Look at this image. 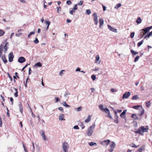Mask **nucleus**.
I'll return each instance as SVG.
<instances>
[{"label":"nucleus","instance_id":"f257e3e1","mask_svg":"<svg viewBox=\"0 0 152 152\" xmlns=\"http://www.w3.org/2000/svg\"><path fill=\"white\" fill-rule=\"evenodd\" d=\"M148 129V126H147L145 128L143 126L140 127L137 131H134L135 134H138L140 135H142L143 133L145 132H147Z\"/></svg>","mask_w":152,"mask_h":152},{"label":"nucleus","instance_id":"f03ea898","mask_svg":"<svg viewBox=\"0 0 152 152\" xmlns=\"http://www.w3.org/2000/svg\"><path fill=\"white\" fill-rule=\"evenodd\" d=\"M3 49V45L1 44L0 46V57L1 58L4 63L6 64L7 62V60L6 59L5 54H4L3 56H2Z\"/></svg>","mask_w":152,"mask_h":152},{"label":"nucleus","instance_id":"7ed1b4c3","mask_svg":"<svg viewBox=\"0 0 152 152\" xmlns=\"http://www.w3.org/2000/svg\"><path fill=\"white\" fill-rule=\"evenodd\" d=\"M69 148L68 143L66 142H65L62 144V148L64 152H68Z\"/></svg>","mask_w":152,"mask_h":152},{"label":"nucleus","instance_id":"20e7f679","mask_svg":"<svg viewBox=\"0 0 152 152\" xmlns=\"http://www.w3.org/2000/svg\"><path fill=\"white\" fill-rule=\"evenodd\" d=\"M140 33L142 34L144 36L146 35L149 32V31L147 30L146 28H142L139 31Z\"/></svg>","mask_w":152,"mask_h":152},{"label":"nucleus","instance_id":"39448f33","mask_svg":"<svg viewBox=\"0 0 152 152\" xmlns=\"http://www.w3.org/2000/svg\"><path fill=\"white\" fill-rule=\"evenodd\" d=\"M14 57L12 52H11L9 53L8 55V61L9 62H11L13 61Z\"/></svg>","mask_w":152,"mask_h":152},{"label":"nucleus","instance_id":"423d86ee","mask_svg":"<svg viewBox=\"0 0 152 152\" xmlns=\"http://www.w3.org/2000/svg\"><path fill=\"white\" fill-rule=\"evenodd\" d=\"M93 16L94 19V24L96 25L98 23V16L96 13L95 12L93 14Z\"/></svg>","mask_w":152,"mask_h":152},{"label":"nucleus","instance_id":"0eeeda50","mask_svg":"<svg viewBox=\"0 0 152 152\" xmlns=\"http://www.w3.org/2000/svg\"><path fill=\"white\" fill-rule=\"evenodd\" d=\"M131 95V93L130 92H126L123 95L122 99H125L128 98Z\"/></svg>","mask_w":152,"mask_h":152},{"label":"nucleus","instance_id":"6e6552de","mask_svg":"<svg viewBox=\"0 0 152 152\" xmlns=\"http://www.w3.org/2000/svg\"><path fill=\"white\" fill-rule=\"evenodd\" d=\"M114 113L115 114L114 118H115V119L114 120V122L115 123L118 124V116L116 111H114Z\"/></svg>","mask_w":152,"mask_h":152},{"label":"nucleus","instance_id":"1a4fd4ad","mask_svg":"<svg viewBox=\"0 0 152 152\" xmlns=\"http://www.w3.org/2000/svg\"><path fill=\"white\" fill-rule=\"evenodd\" d=\"M26 59L23 56L19 57L18 59V61L20 63H23L25 62Z\"/></svg>","mask_w":152,"mask_h":152},{"label":"nucleus","instance_id":"9d476101","mask_svg":"<svg viewBox=\"0 0 152 152\" xmlns=\"http://www.w3.org/2000/svg\"><path fill=\"white\" fill-rule=\"evenodd\" d=\"M127 111V110H124L122 112L120 115V116L122 118L125 119V120H126V116L125 115H126V113Z\"/></svg>","mask_w":152,"mask_h":152},{"label":"nucleus","instance_id":"9b49d317","mask_svg":"<svg viewBox=\"0 0 152 152\" xmlns=\"http://www.w3.org/2000/svg\"><path fill=\"white\" fill-rule=\"evenodd\" d=\"M107 27L111 31H112L113 32L117 33V29L115 28H113L111 26L109 25H107Z\"/></svg>","mask_w":152,"mask_h":152},{"label":"nucleus","instance_id":"f8f14e48","mask_svg":"<svg viewBox=\"0 0 152 152\" xmlns=\"http://www.w3.org/2000/svg\"><path fill=\"white\" fill-rule=\"evenodd\" d=\"M110 142V140H104L102 141L101 142V144L103 145H108Z\"/></svg>","mask_w":152,"mask_h":152},{"label":"nucleus","instance_id":"ddd939ff","mask_svg":"<svg viewBox=\"0 0 152 152\" xmlns=\"http://www.w3.org/2000/svg\"><path fill=\"white\" fill-rule=\"evenodd\" d=\"M104 20L102 18H100L99 19V27L101 28L103 25L104 24Z\"/></svg>","mask_w":152,"mask_h":152},{"label":"nucleus","instance_id":"4468645a","mask_svg":"<svg viewBox=\"0 0 152 152\" xmlns=\"http://www.w3.org/2000/svg\"><path fill=\"white\" fill-rule=\"evenodd\" d=\"M131 118H133L134 120H138L139 119V118L137 116V115L135 114H132L131 116Z\"/></svg>","mask_w":152,"mask_h":152},{"label":"nucleus","instance_id":"2eb2a0df","mask_svg":"<svg viewBox=\"0 0 152 152\" xmlns=\"http://www.w3.org/2000/svg\"><path fill=\"white\" fill-rule=\"evenodd\" d=\"M19 110L20 113L22 114H23V106L22 105L21 103V102H19Z\"/></svg>","mask_w":152,"mask_h":152},{"label":"nucleus","instance_id":"dca6fc26","mask_svg":"<svg viewBox=\"0 0 152 152\" xmlns=\"http://www.w3.org/2000/svg\"><path fill=\"white\" fill-rule=\"evenodd\" d=\"M93 132V131L92 130L88 129L87 134L88 136H90L92 135Z\"/></svg>","mask_w":152,"mask_h":152},{"label":"nucleus","instance_id":"f3484780","mask_svg":"<svg viewBox=\"0 0 152 152\" xmlns=\"http://www.w3.org/2000/svg\"><path fill=\"white\" fill-rule=\"evenodd\" d=\"M64 115L63 114H61L59 117V119L61 121H63L64 120H65L64 119Z\"/></svg>","mask_w":152,"mask_h":152},{"label":"nucleus","instance_id":"a211bd4d","mask_svg":"<svg viewBox=\"0 0 152 152\" xmlns=\"http://www.w3.org/2000/svg\"><path fill=\"white\" fill-rule=\"evenodd\" d=\"M78 125L81 127L82 129H84L85 127V126L84 125L83 122L80 121V120H79V121H78Z\"/></svg>","mask_w":152,"mask_h":152},{"label":"nucleus","instance_id":"6ab92c4d","mask_svg":"<svg viewBox=\"0 0 152 152\" xmlns=\"http://www.w3.org/2000/svg\"><path fill=\"white\" fill-rule=\"evenodd\" d=\"M35 67H41L42 66V64L40 62H38L36 63L34 66Z\"/></svg>","mask_w":152,"mask_h":152},{"label":"nucleus","instance_id":"aec40b11","mask_svg":"<svg viewBox=\"0 0 152 152\" xmlns=\"http://www.w3.org/2000/svg\"><path fill=\"white\" fill-rule=\"evenodd\" d=\"M140 107H141V108H143L142 105H139L133 106H132V108L134 109L138 110L139 108Z\"/></svg>","mask_w":152,"mask_h":152},{"label":"nucleus","instance_id":"412c9836","mask_svg":"<svg viewBox=\"0 0 152 152\" xmlns=\"http://www.w3.org/2000/svg\"><path fill=\"white\" fill-rule=\"evenodd\" d=\"M145 146L144 145L142 146L140 148H139L137 151V152H142V150L145 148Z\"/></svg>","mask_w":152,"mask_h":152},{"label":"nucleus","instance_id":"4be33fe9","mask_svg":"<svg viewBox=\"0 0 152 152\" xmlns=\"http://www.w3.org/2000/svg\"><path fill=\"white\" fill-rule=\"evenodd\" d=\"M91 116L89 115L88 116L87 118L85 120V122L86 123L89 122L91 120Z\"/></svg>","mask_w":152,"mask_h":152},{"label":"nucleus","instance_id":"5701e85b","mask_svg":"<svg viewBox=\"0 0 152 152\" xmlns=\"http://www.w3.org/2000/svg\"><path fill=\"white\" fill-rule=\"evenodd\" d=\"M130 52L133 56L136 55L138 54V52H136L132 49L131 50Z\"/></svg>","mask_w":152,"mask_h":152},{"label":"nucleus","instance_id":"b1692460","mask_svg":"<svg viewBox=\"0 0 152 152\" xmlns=\"http://www.w3.org/2000/svg\"><path fill=\"white\" fill-rule=\"evenodd\" d=\"M142 22V20L140 17H138L137 20H136V23L138 24H140Z\"/></svg>","mask_w":152,"mask_h":152},{"label":"nucleus","instance_id":"393cba45","mask_svg":"<svg viewBox=\"0 0 152 152\" xmlns=\"http://www.w3.org/2000/svg\"><path fill=\"white\" fill-rule=\"evenodd\" d=\"M144 111L145 110L143 108H142L141 109V113H140L138 114V115L140 116H141L144 113Z\"/></svg>","mask_w":152,"mask_h":152},{"label":"nucleus","instance_id":"a878e982","mask_svg":"<svg viewBox=\"0 0 152 152\" xmlns=\"http://www.w3.org/2000/svg\"><path fill=\"white\" fill-rule=\"evenodd\" d=\"M145 104H146V106L148 108L151 105V103L150 101H149L147 102H145Z\"/></svg>","mask_w":152,"mask_h":152},{"label":"nucleus","instance_id":"bb28decb","mask_svg":"<svg viewBox=\"0 0 152 152\" xmlns=\"http://www.w3.org/2000/svg\"><path fill=\"white\" fill-rule=\"evenodd\" d=\"M63 105L64 106L66 107H70V106L65 101H63Z\"/></svg>","mask_w":152,"mask_h":152},{"label":"nucleus","instance_id":"cd10ccee","mask_svg":"<svg viewBox=\"0 0 152 152\" xmlns=\"http://www.w3.org/2000/svg\"><path fill=\"white\" fill-rule=\"evenodd\" d=\"M138 99H139L138 95H137L133 96L132 98V99L133 100H137Z\"/></svg>","mask_w":152,"mask_h":152},{"label":"nucleus","instance_id":"c85d7f7f","mask_svg":"<svg viewBox=\"0 0 152 152\" xmlns=\"http://www.w3.org/2000/svg\"><path fill=\"white\" fill-rule=\"evenodd\" d=\"M115 144L114 142H112L111 143L110 145V146L111 148H114L115 146Z\"/></svg>","mask_w":152,"mask_h":152},{"label":"nucleus","instance_id":"c756f323","mask_svg":"<svg viewBox=\"0 0 152 152\" xmlns=\"http://www.w3.org/2000/svg\"><path fill=\"white\" fill-rule=\"evenodd\" d=\"M144 42L143 39L141 41L138 43L137 46L138 47H140L143 43Z\"/></svg>","mask_w":152,"mask_h":152},{"label":"nucleus","instance_id":"7c9ffc66","mask_svg":"<svg viewBox=\"0 0 152 152\" xmlns=\"http://www.w3.org/2000/svg\"><path fill=\"white\" fill-rule=\"evenodd\" d=\"M95 58L96 59L95 63H97L99 60V55H97L96 56Z\"/></svg>","mask_w":152,"mask_h":152},{"label":"nucleus","instance_id":"2f4dec72","mask_svg":"<svg viewBox=\"0 0 152 152\" xmlns=\"http://www.w3.org/2000/svg\"><path fill=\"white\" fill-rule=\"evenodd\" d=\"M82 109V107L81 106H80L79 107L76 108L75 109V110L77 112L81 111Z\"/></svg>","mask_w":152,"mask_h":152},{"label":"nucleus","instance_id":"473e14b6","mask_svg":"<svg viewBox=\"0 0 152 152\" xmlns=\"http://www.w3.org/2000/svg\"><path fill=\"white\" fill-rule=\"evenodd\" d=\"M89 144L90 146H92L93 145L97 146V143L95 142H91L89 143Z\"/></svg>","mask_w":152,"mask_h":152},{"label":"nucleus","instance_id":"72a5a7b5","mask_svg":"<svg viewBox=\"0 0 152 152\" xmlns=\"http://www.w3.org/2000/svg\"><path fill=\"white\" fill-rule=\"evenodd\" d=\"M107 114L106 116L107 117L109 118H110L111 119H113V117L111 116V115L110 114V111H109Z\"/></svg>","mask_w":152,"mask_h":152},{"label":"nucleus","instance_id":"f704fd0d","mask_svg":"<svg viewBox=\"0 0 152 152\" xmlns=\"http://www.w3.org/2000/svg\"><path fill=\"white\" fill-rule=\"evenodd\" d=\"M129 146L133 148H137L138 146H136L135 144L133 143H132L129 145Z\"/></svg>","mask_w":152,"mask_h":152},{"label":"nucleus","instance_id":"c9c22d12","mask_svg":"<svg viewBox=\"0 0 152 152\" xmlns=\"http://www.w3.org/2000/svg\"><path fill=\"white\" fill-rule=\"evenodd\" d=\"M121 5V4L120 3H118L116 5V6L114 7V8L115 9H118L120 7Z\"/></svg>","mask_w":152,"mask_h":152},{"label":"nucleus","instance_id":"e433bc0d","mask_svg":"<svg viewBox=\"0 0 152 152\" xmlns=\"http://www.w3.org/2000/svg\"><path fill=\"white\" fill-rule=\"evenodd\" d=\"M5 33V32L3 30L0 29V37L3 36Z\"/></svg>","mask_w":152,"mask_h":152},{"label":"nucleus","instance_id":"4c0bfd02","mask_svg":"<svg viewBox=\"0 0 152 152\" xmlns=\"http://www.w3.org/2000/svg\"><path fill=\"white\" fill-rule=\"evenodd\" d=\"M103 105L102 104H100L99 106V109L102 111H103L104 110V108L103 107Z\"/></svg>","mask_w":152,"mask_h":152},{"label":"nucleus","instance_id":"58836bf2","mask_svg":"<svg viewBox=\"0 0 152 152\" xmlns=\"http://www.w3.org/2000/svg\"><path fill=\"white\" fill-rule=\"evenodd\" d=\"M35 33V31L34 30L33 31L30 32L28 36V37H30V36L32 34H34Z\"/></svg>","mask_w":152,"mask_h":152},{"label":"nucleus","instance_id":"ea45409f","mask_svg":"<svg viewBox=\"0 0 152 152\" xmlns=\"http://www.w3.org/2000/svg\"><path fill=\"white\" fill-rule=\"evenodd\" d=\"M76 10L74 8H72V10L69 11V13L71 15H73V13L75 12Z\"/></svg>","mask_w":152,"mask_h":152},{"label":"nucleus","instance_id":"a19ab883","mask_svg":"<svg viewBox=\"0 0 152 152\" xmlns=\"http://www.w3.org/2000/svg\"><path fill=\"white\" fill-rule=\"evenodd\" d=\"M95 124L94 123V124H93L92 126H90L88 129L92 130L93 129H94L95 127Z\"/></svg>","mask_w":152,"mask_h":152},{"label":"nucleus","instance_id":"79ce46f5","mask_svg":"<svg viewBox=\"0 0 152 152\" xmlns=\"http://www.w3.org/2000/svg\"><path fill=\"white\" fill-rule=\"evenodd\" d=\"M45 23L47 25V26H49L50 24V22L48 20H46L45 21Z\"/></svg>","mask_w":152,"mask_h":152},{"label":"nucleus","instance_id":"37998d69","mask_svg":"<svg viewBox=\"0 0 152 152\" xmlns=\"http://www.w3.org/2000/svg\"><path fill=\"white\" fill-rule=\"evenodd\" d=\"M139 58H140V56H139L137 55V56H136V57L135 58V59L134 60V62H136L137 61H138V60H139Z\"/></svg>","mask_w":152,"mask_h":152},{"label":"nucleus","instance_id":"c03bdc74","mask_svg":"<svg viewBox=\"0 0 152 152\" xmlns=\"http://www.w3.org/2000/svg\"><path fill=\"white\" fill-rule=\"evenodd\" d=\"M133 123L134 124L133 126L134 127H137V123L136 121H134L133 122Z\"/></svg>","mask_w":152,"mask_h":152},{"label":"nucleus","instance_id":"a18cd8bd","mask_svg":"<svg viewBox=\"0 0 152 152\" xmlns=\"http://www.w3.org/2000/svg\"><path fill=\"white\" fill-rule=\"evenodd\" d=\"M103 111L105 112L106 113H107L110 111V110L108 108L106 107L104 108V110Z\"/></svg>","mask_w":152,"mask_h":152},{"label":"nucleus","instance_id":"49530a36","mask_svg":"<svg viewBox=\"0 0 152 152\" xmlns=\"http://www.w3.org/2000/svg\"><path fill=\"white\" fill-rule=\"evenodd\" d=\"M91 77L93 81L95 80L96 78V75H93L91 76Z\"/></svg>","mask_w":152,"mask_h":152},{"label":"nucleus","instance_id":"de8ad7c7","mask_svg":"<svg viewBox=\"0 0 152 152\" xmlns=\"http://www.w3.org/2000/svg\"><path fill=\"white\" fill-rule=\"evenodd\" d=\"M23 147L24 149V151L25 152H28V150L27 149L26 146L24 144L23 142Z\"/></svg>","mask_w":152,"mask_h":152},{"label":"nucleus","instance_id":"09e8293b","mask_svg":"<svg viewBox=\"0 0 152 152\" xmlns=\"http://www.w3.org/2000/svg\"><path fill=\"white\" fill-rule=\"evenodd\" d=\"M35 149L34 145L33 142H32V146L31 148V150L33 152L34 151Z\"/></svg>","mask_w":152,"mask_h":152},{"label":"nucleus","instance_id":"8fccbe9b","mask_svg":"<svg viewBox=\"0 0 152 152\" xmlns=\"http://www.w3.org/2000/svg\"><path fill=\"white\" fill-rule=\"evenodd\" d=\"M91 11L89 9L87 10H86V13L88 15H89L91 14Z\"/></svg>","mask_w":152,"mask_h":152},{"label":"nucleus","instance_id":"3c124183","mask_svg":"<svg viewBox=\"0 0 152 152\" xmlns=\"http://www.w3.org/2000/svg\"><path fill=\"white\" fill-rule=\"evenodd\" d=\"M3 48L4 49V53H6V51H7L9 48L7 47H6V46H3Z\"/></svg>","mask_w":152,"mask_h":152},{"label":"nucleus","instance_id":"603ef678","mask_svg":"<svg viewBox=\"0 0 152 152\" xmlns=\"http://www.w3.org/2000/svg\"><path fill=\"white\" fill-rule=\"evenodd\" d=\"M34 43L35 44H37L39 42V41L37 37H36L35 40L34 41Z\"/></svg>","mask_w":152,"mask_h":152},{"label":"nucleus","instance_id":"864d4df0","mask_svg":"<svg viewBox=\"0 0 152 152\" xmlns=\"http://www.w3.org/2000/svg\"><path fill=\"white\" fill-rule=\"evenodd\" d=\"M135 33L134 32H132L130 34V37L131 38H133L134 36Z\"/></svg>","mask_w":152,"mask_h":152},{"label":"nucleus","instance_id":"5fc2aeb1","mask_svg":"<svg viewBox=\"0 0 152 152\" xmlns=\"http://www.w3.org/2000/svg\"><path fill=\"white\" fill-rule=\"evenodd\" d=\"M7 74L8 75V77L10 78L11 81L12 82L13 81V79L11 76L9 72H7Z\"/></svg>","mask_w":152,"mask_h":152},{"label":"nucleus","instance_id":"6e6d98bb","mask_svg":"<svg viewBox=\"0 0 152 152\" xmlns=\"http://www.w3.org/2000/svg\"><path fill=\"white\" fill-rule=\"evenodd\" d=\"M70 94L69 93V92L67 91H66L65 92V94H64V96L65 97H67V95H70Z\"/></svg>","mask_w":152,"mask_h":152},{"label":"nucleus","instance_id":"4d7b16f0","mask_svg":"<svg viewBox=\"0 0 152 152\" xmlns=\"http://www.w3.org/2000/svg\"><path fill=\"white\" fill-rule=\"evenodd\" d=\"M42 137L43 139L45 141H46V140H47V137L45 135V134L43 135H42Z\"/></svg>","mask_w":152,"mask_h":152},{"label":"nucleus","instance_id":"13d9d810","mask_svg":"<svg viewBox=\"0 0 152 152\" xmlns=\"http://www.w3.org/2000/svg\"><path fill=\"white\" fill-rule=\"evenodd\" d=\"M72 3V2L70 0H68L66 1V4L68 5H70Z\"/></svg>","mask_w":152,"mask_h":152},{"label":"nucleus","instance_id":"bf43d9fd","mask_svg":"<svg viewBox=\"0 0 152 152\" xmlns=\"http://www.w3.org/2000/svg\"><path fill=\"white\" fill-rule=\"evenodd\" d=\"M83 1L82 0H81L80 1V2L77 4V5H82L83 3Z\"/></svg>","mask_w":152,"mask_h":152},{"label":"nucleus","instance_id":"052dcab7","mask_svg":"<svg viewBox=\"0 0 152 152\" xmlns=\"http://www.w3.org/2000/svg\"><path fill=\"white\" fill-rule=\"evenodd\" d=\"M29 64L28 63H27L25 65L23 68L22 69V71H23L28 66Z\"/></svg>","mask_w":152,"mask_h":152},{"label":"nucleus","instance_id":"680f3d73","mask_svg":"<svg viewBox=\"0 0 152 152\" xmlns=\"http://www.w3.org/2000/svg\"><path fill=\"white\" fill-rule=\"evenodd\" d=\"M73 129H79V128L78 125H76L73 127Z\"/></svg>","mask_w":152,"mask_h":152},{"label":"nucleus","instance_id":"e2e57ef3","mask_svg":"<svg viewBox=\"0 0 152 152\" xmlns=\"http://www.w3.org/2000/svg\"><path fill=\"white\" fill-rule=\"evenodd\" d=\"M32 72V70L31 69V68L29 67L28 69V74L29 75H30L31 74V73Z\"/></svg>","mask_w":152,"mask_h":152},{"label":"nucleus","instance_id":"0e129e2a","mask_svg":"<svg viewBox=\"0 0 152 152\" xmlns=\"http://www.w3.org/2000/svg\"><path fill=\"white\" fill-rule=\"evenodd\" d=\"M55 99L56 100V102H57L60 101V99L58 97H55Z\"/></svg>","mask_w":152,"mask_h":152},{"label":"nucleus","instance_id":"69168bd1","mask_svg":"<svg viewBox=\"0 0 152 152\" xmlns=\"http://www.w3.org/2000/svg\"><path fill=\"white\" fill-rule=\"evenodd\" d=\"M77 4H75L74 6L73 7V8L74 9H75V10H76L77 9Z\"/></svg>","mask_w":152,"mask_h":152},{"label":"nucleus","instance_id":"338daca9","mask_svg":"<svg viewBox=\"0 0 152 152\" xmlns=\"http://www.w3.org/2000/svg\"><path fill=\"white\" fill-rule=\"evenodd\" d=\"M40 134H41V136L45 134V131L44 130H42L40 132Z\"/></svg>","mask_w":152,"mask_h":152},{"label":"nucleus","instance_id":"774afa93","mask_svg":"<svg viewBox=\"0 0 152 152\" xmlns=\"http://www.w3.org/2000/svg\"><path fill=\"white\" fill-rule=\"evenodd\" d=\"M150 36H149L148 33L146 35H145V36L144 37V39H145L147 38H149L150 37Z\"/></svg>","mask_w":152,"mask_h":152}]
</instances>
